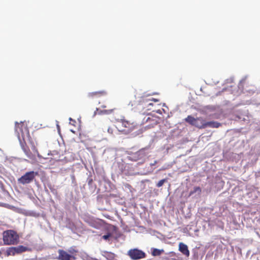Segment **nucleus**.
Masks as SVG:
<instances>
[{
  "mask_svg": "<svg viewBox=\"0 0 260 260\" xmlns=\"http://www.w3.org/2000/svg\"><path fill=\"white\" fill-rule=\"evenodd\" d=\"M15 132L20 141H25V139L29 136L28 130L22 122H16Z\"/></svg>",
  "mask_w": 260,
  "mask_h": 260,
  "instance_id": "nucleus-3",
  "label": "nucleus"
},
{
  "mask_svg": "<svg viewBox=\"0 0 260 260\" xmlns=\"http://www.w3.org/2000/svg\"><path fill=\"white\" fill-rule=\"evenodd\" d=\"M115 109V108H112L108 110H102L100 111V113L103 114H110L114 112Z\"/></svg>",
  "mask_w": 260,
  "mask_h": 260,
  "instance_id": "nucleus-15",
  "label": "nucleus"
},
{
  "mask_svg": "<svg viewBox=\"0 0 260 260\" xmlns=\"http://www.w3.org/2000/svg\"><path fill=\"white\" fill-rule=\"evenodd\" d=\"M145 150V148H143L133 154L131 156L132 159L134 161H137L143 158L146 156Z\"/></svg>",
  "mask_w": 260,
  "mask_h": 260,
  "instance_id": "nucleus-6",
  "label": "nucleus"
},
{
  "mask_svg": "<svg viewBox=\"0 0 260 260\" xmlns=\"http://www.w3.org/2000/svg\"><path fill=\"white\" fill-rule=\"evenodd\" d=\"M19 239L17 233L13 230H8L3 233V241L5 245H14L18 243Z\"/></svg>",
  "mask_w": 260,
  "mask_h": 260,
  "instance_id": "nucleus-2",
  "label": "nucleus"
},
{
  "mask_svg": "<svg viewBox=\"0 0 260 260\" xmlns=\"http://www.w3.org/2000/svg\"><path fill=\"white\" fill-rule=\"evenodd\" d=\"M127 255L133 260H138L145 258L146 253L141 250L137 248H134L127 251Z\"/></svg>",
  "mask_w": 260,
  "mask_h": 260,
  "instance_id": "nucleus-4",
  "label": "nucleus"
},
{
  "mask_svg": "<svg viewBox=\"0 0 260 260\" xmlns=\"http://www.w3.org/2000/svg\"><path fill=\"white\" fill-rule=\"evenodd\" d=\"M101 107L102 108H105L107 107V106L105 105H101Z\"/></svg>",
  "mask_w": 260,
  "mask_h": 260,
  "instance_id": "nucleus-24",
  "label": "nucleus"
},
{
  "mask_svg": "<svg viewBox=\"0 0 260 260\" xmlns=\"http://www.w3.org/2000/svg\"><path fill=\"white\" fill-rule=\"evenodd\" d=\"M14 247H12V248H10L9 250V251H8V253L9 254H13V255H14L16 253H17V251L16 250H13V249L14 248Z\"/></svg>",
  "mask_w": 260,
  "mask_h": 260,
  "instance_id": "nucleus-20",
  "label": "nucleus"
},
{
  "mask_svg": "<svg viewBox=\"0 0 260 260\" xmlns=\"http://www.w3.org/2000/svg\"><path fill=\"white\" fill-rule=\"evenodd\" d=\"M92 95H105L106 94V92L105 91H100L94 92H92L90 93Z\"/></svg>",
  "mask_w": 260,
  "mask_h": 260,
  "instance_id": "nucleus-16",
  "label": "nucleus"
},
{
  "mask_svg": "<svg viewBox=\"0 0 260 260\" xmlns=\"http://www.w3.org/2000/svg\"><path fill=\"white\" fill-rule=\"evenodd\" d=\"M58 251L59 254L58 259L60 260H70L71 258H75L74 256L69 254L66 251L62 249H59Z\"/></svg>",
  "mask_w": 260,
  "mask_h": 260,
  "instance_id": "nucleus-8",
  "label": "nucleus"
},
{
  "mask_svg": "<svg viewBox=\"0 0 260 260\" xmlns=\"http://www.w3.org/2000/svg\"><path fill=\"white\" fill-rule=\"evenodd\" d=\"M246 83V79L244 78L240 81L239 87V88H242L243 89H244V85Z\"/></svg>",
  "mask_w": 260,
  "mask_h": 260,
  "instance_id": "nucleus-17",
  "label": "nucleus"
},
{
  "mask_svg": "<svg viewBox=\"0 0 260 260\" xmlns=\"http://www.w3.org/2000/svg\"><path fill=\"white\" fill-rule=\"evenodd\" d=\"M37 175L38 173L35 172L34 171L26 172L24 175L22 176L18 179V182L22 184L30 183L34 180L36 176Z\"/></svg>",
  "mask_w": 260,
  "mask_h": 260,
  "instance_id": "nucleus-5",
  "label": "nucleus"
},
{
  "mask_svg": "<svg viewBox=\"0 0 260 260\" xmlns=\"http://www.w3.org/2000/svg\"><path fill=\"white\" fill-rule=\"evenodd\" d=\"M195 120V127L203 129L206 128V121L202 117H197Z\"/></svg>",
  "mask_w": 260,
  "mask_h": 260,
  "instance_id": "nucleus-7",
  "label": "nucleus"
},
{
  "mask_svg": "<svg viewBox=\"0 0 260 260\" xmlns=\"http://www.w3.org/2000/svg\"><path fill=\"white\" fill-rule=\"evenodd\" d=\"M166 182H167V179H164L160 180L157 183L156 186L157 187H160L162 186L163 185V184H164V183H165Z\"/></svg>",
  "mask_w": 260,
  "mask_h": 260,
  "instance_id": "nucleus-18",
  "label": "nucleus"
},
{
  "mask_svg": "<svg viewBox=\"0 0 260 260\" xmlns=\"http://www.w3.org/2000/svg\"><path fill=\"white\" fill-rule=\"evenodd\" d=\"M201 191V188L199 186H196L193 188L192 190L190 191L189 193V196H190L196 192H198L199 194H200Z\"/></svg>",
  "mask_w": 260,
  "mask_h": 260,
  "instance_id": "nucleus-13",
  "label": "nucleus"
},
{
  "mask_svg": "<svg viewBox=\"0 0 260 260\" xmlns=\"http://www.w3.org/2000/svg\"><path fill=\"white\" fill-rule=\"evenodd\" d=\"M249 92L250 93H253L254 92V90L253 89H251L250 90V91H249Z\"/></svg>",
  "mask_w": 260,
  "mask_h": 260,
  "instance_id": "nucleus-25",
  "label": "nucleus"
},
{
  "mask_svg": "<svg viewBox=\"0 0 260 260\" xmlns=\"http://www.w3.org/2000/svg\"><path fill=\"white\" fill-rule=\"evenodd\" d=\"M111 234H110V233H109V234H107V235H104V236H103V238L104 239H105V240H107V239H109V238L110 237H111Z\"/></svg>",
  "mask_w": 260,
  "mask_h": 260,
  "instance_id": "nucleus-21",
  "label": "nucleus"
},
{
  "mask_svg": "<svg viewBox=\"0 0 260 260\" xmlns=\"http://www.w3.org/2000/svg\"><path fill=\"white\" fill-rule=\"evenodd\" d=\"M148 105H153V104H152V103H149V104H148Z\"/></svg>",
  "mask_w": 260,
  "mask_h": 260,
  "instance_id": "nucleus-26",
  "label": "nucleus"
},
{
  "mask_svg": "<svg viewBox=\"0 0 260 260\" xmlns=\"http://www.w3.org/2000/svg\"><path fill=\"white\" fill-rule=\"evenodd\" d=\"M150 101H154V102H158V100L154 99V98H152L151 100H150Z\"/></svg>",
  "mask_w": 260,
  "mask_h": 260,
  "instance_id": "nucleus-22",
  "label": "nucleus"
},
{
  "mask_svg": "<svg viewBox=\"0 0 260 260\" xmlns=\"http://www.w3.org/2000/svg\"><path fill=\"white\" fill-rule=\"evenodd\" d=\"M179 251L186 256L189 255V251L186 245L183 243H180L179 245Z\"/></svg>",
  "mask_w": 260,
  "mask_h": 260,
  "instance_id": "nucleus-9",
  "label": "nucleus"
},
{
  "mask_svg": "<svg viewBox=\"0 0 260 260\" xmlns=\"http://www.w3.org/2000/svg\"><path fill=\"white\" fill-rule=\"evenodd\" d=\"M118 130L124 132L125 134H128L138 128V124L136 122H131L126 120H121L119 122L117 127Z\"/></svg>",
  "mask_w": 260,
  "mask_h": 260,
  "instance_id": "nucleus-1",
  "label": "nucleus"
},
{
  "mask_svg": "<svg viewBox=\"0 0 260 260\" xmlns=\"http://www.w3.org/2000/svg\"><path fill=\"white\" fill-rule=\"evenodd\" d=\"M163 250H159L156 248H154L152 251V255L153 256H158L160 255L161 252L163 251Z\"/></svg>",
  "mask_w": 260,
  "mask_h": 260,
  "instance_id": "nucleus-14",
  "label": "nucleus"
},
{
  "mask_svg": "<svg viewBox=\"0 0 260 260\" xmlns=\"http://www.w3.org/2000/svg\"><path fill=\"white\" fill-rule=\"evenodd\" d=\"M93 223H92H92H90V225L91 226H93V227H94V228H97V227H96L94 224H93Z\"/></svg>",
  "mask_w": 260,
  "mask_h": 260,
  "instance_id": "nucleus-23",
  "label": "nucleus"
},
{
  "mask_svg": "<svg viewBox=\"0 0 260 260\" xmlns=\"http://www.w3.org/2000/svg\"><path fill=\"white\" fill-rule=\"evenodd\" d=\"M221 123L216 121H206V127L218 128L221 126Z\"/></svg>",
  "mask_w": 260,
  "mask_h": 260,
  "instance_id": "nucleus-10",
  "label": "nucleus"
},
{
  "mask_svg": "<svg viewBox=\"0 0 260 260\" xmlns=\"http://www.w3.org/2000/svg\"><path fill=\"white\" fill-rule=\"evenodd\" d=\"M196 118L192 117L191 115H188L186 118H185V121L188 123L189 124L194 126V123Z\"/></svg>",
  "mask_w": 260,
  "mask_h": 260,
  "instance_id": "nucleus-11",
  "label": "nucleus"
},
{
  "mask_svg": "<svg viewBox=\"0 0 260 260\" xmlns=\"http://www.w3.org/2000/svg\"><path fill=\"white\" fill-rule=\"evenodd\" d=\"M26 249L27 248L23 246H19L18 247H14L13 250H16L17 253H20L25 251Z\"/></svg>",
  "mask_w": 260,
  "mask_h": 260,
  "instance_id": "nucleus-12",
  "label": "nucleus"
},
{
  "mask_svg": "<svg viewBox=\"0 0 260 260\" xmlns=\"http://www.w3.org/2000/svg\"><path fill=\"white\" fill-rule=\"evenodd\" d=\"M78 250L75 249V248L74 247H72L69 249V252L72 254L76 253L77 252H78Z\"/></svg>",
  "mask_w": 260,
  "mask_h": 260,
  "instance_id": "nucleus-19",
  "label": "nucleus"
}]
</instances>
